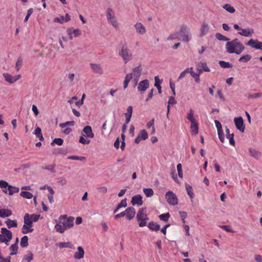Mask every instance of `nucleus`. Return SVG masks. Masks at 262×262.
Returning <instances> with one entry per match:
<instances>
[{"instance_id":"nucleus-1","label":"nucleus","mask_w":262,"mask_h":262,"mask_svg":"<svg viewBox=\"0 0 262 262\" xmlns=\"http://www.w3.org/2000/svg\"><path fill=\"white\" fill-rule=\"evenodd\" d=\"M225 49L229 54H241L245 50V47L237 38L228 41L225 45Z\"/></svg>"},{"instance_id":"nucleus-2","label":"nucleus","mask_w":262,"mask_h":262,"mask_svg":"<svg viewBox=\"0 0 262 262\" xmlns=\"http://www.w3.org/2000/svg\"><path fill=\"white\" fill-rule=\"evenodd\" d=\"M136 219L139 227H143L146 226L149 219L144 208H140L139 209L137 213Z\"/></svg>"},{"instance_id":"nucleus-3","label":"nucleus","mask_w":262,"mask_h":262,"mask_svg":"<svg viewBox=\"0 0 262 262\" xmlns=\"http://www.w3.org/2000/svg\"><path fill=\"white\" fill-rule=\"evenodd\" d=\"M118 54L122 57L125 63H127L133 58V54L126 44L122 46Z\"/></svg>"},{"instance_id":"nucleus-4","label":"nucleus","mask_w":262,"mask_h":262,"mask_svg":"<svg viewBox=\"0 0 262 262\" xmlns=\"http://www.w3.org/2000/svg\"><path fill=\"white\" fill-rule=\"evenodd\" d=\"M106 19L108 23L111 24L116 29L118 28V23L113 9L108 8L106 11Z\"/></svg>"},{"instance_id":"nucleus-5","label":"nucleus","mask_w":262,"mask_h":262,"mask_svg":"<svg viewBox=\"0 0 262 262\" xmlns=\"http://www.w3.org/2000/svg\"><path fill=\"white\" fill-rule=\"evenodd\" d=\"M178 33L179 37V39H181L185 42H188L191 40L189 29L186 26H182Z\"/></svg>"},{"instance_id":"nucleus-6","label":"nucleus","mask_w":262,"mask_h":262,"mask_svg":"<svg viewBox=\"0 0 262 262\" xmlns=\"http://www.w3.org/2000/svg\"><path fill=\"white\" fill-rule=\"evenodd\" d=\"M60 223L62 224L66 229H70L74 226V217L72 216L67 217L66 215H62L59 217Z\"/></svg>"},{"instance_id":"nucleus-7","label":"nucleus","mask_w":262,"mask_h":262,"mask_svg":"<svg viewBox=\"0 0 262 262\" xmlns=\"http://www.w3.org/2000/svg\"><path fill=\"white\" fill-rule=\"evenodd\" d=\"M40 217L39 214L26 213L24 216V222L28 225H33V222H37Z\"/></svg>"},{"instance_id":"nucleus-8","label":"nucleus","mask_w":262,"mask_h":262,"mask_svg":"<svg viewBox=\"0 0 262 262\" xmlns=\"http://www.w3.org/2000/svg\"><path fill=\"white\" fill-rule=\"evenodd\" d=\"M165 198L170 205H175L178 204V199L176 195L171 191L166 193Z\"/></svg>"},{"instance_id":"nucleus-9","label":"nucleus","mask_w":262,"mask_h":262,"mask_svg":"<svg viewBox=\"0 0 262 262\" xmlns=\"http://www.w3.org/2000/svg\"><path fill=\"white\" fill-rule=\"evenodd\" d=\"M234 122L235 123L236 128L241 132H244L245 128L243 118L242 117L234 118Z\"/></svg>"},{"instance_id":"nucleus-10","label":"nucleus","mask_w":262,"mask_h":262,"mask_svg":"<svg viewBox=\"0 0 262 262\" xmlns=\"http://www.w3.org/2000/svg\"><path fill=\"white\" fill-rule=\"evenodd\" d=\"M142 71V68L141 65H139L133 69V72L131 74H132L133 78H134L136 84L137 83V82L141 75Z\"/></svg>"},{"instance_id":"nucleus-11","label":"nucleus","mask_w":262,"mask_h":262,"mask_svg":"<svg viewBox=\"0 0 262 262\" xmlns=\"http://www.w3.org/2000/svg\"><path fill=\"white\" fill-rule=\"evenodd\" d=\"M149 81L147 79L140 81L138 86V90L141 93H144L147 89L149 88Z\"/></svg>"},{"instance_id":"nucleus-12","label":"nucleus","mask_w":262,"mask_h":262,"mask_svg":"<svg viewBox=\"0 0 262 262\" xmlns=\"http://www.w3.org/2000/svg\"><path fill=\"white\" fill-rule=\"evenodd\" d=\"M134 28L138 34L142 35L146 32L145 27L141 23H137L135 24L134 25Z\"/></svg>"},{"instance_id":"nucleus-13","label":"nucleus","mask_w":262,"mask_h":262,"mask_svg":"<svg viewBox=\"0 0 262 262\" xmlns=\"http://www.w3.org/2000/svg\"><path fill=\"white\" fill-rule=\"evenodd\" d=\"M125 212V215L126 216V217L128 220H132L136 214V210L134 207H128L125 209L124 211Z\"/></svg>"},{"instance_id":"nucleus-14","label":"nucleus","mask_w":262,"mask_h":262,"mask_svg":"<svg viewBox=\"0 0 262 262\" xmlns=\"http://www.w3.org/2000/svg\"><path fill=\"white\" fill-rule=\"evenodd\" d=\"M131 203L133 205L141 206L143 204L142 196L140 194H137L132 198Z\"/></svg>"},{"instance_id":"nucleus-15","label":"nucleus","mask_w":262,"mask_h":262,"mask_svg":"<svg viewBox=\"0 0 262 262\" xmlns=\"http://www.w3.org/2000/svg\"><path fill=\"white\" fill-rule=\"evenodd\" d=\"M2 235L6 238V241H8V243L12 238V233L11 231L9 230L6 228H2L1 229Z\"/></svg>"},{"instance_id":"nucleus-16","label":"nucleus","mask_w":262,"mask_h":262,"mask_svg":"<svg viewBox=\"0 0 262 262\" xmlns=\"http://www.w3.org/2000/svg\"><path fill=\"white\" fill-rule=\"evenodd\" d=\"M90 65L94 73L99 75L103 74V71L100 64L96 63H90Z\"/></svg>"},{"instance_id":"nucleus-17","label":"nucleus","mask_w":262,"mask_h":262,"mask_svg":"<svg viewBox=\"0 0 262 262\" xmlns=\"http://www.w3.org/2000/svg\"><path fill=\"white\" fill-rule=\"evenodd\" d=\"M78 251L74 253V257L76 259L82 258L84 255V251L82 247L79 246L77 248Z\"/></svg>"},{"instance_id":"nucleus-18","label":"nucleus","mask_w":262,"mask_h":262,"mask_svg":"<svg viewBox=\"0 0 262 262\" xmlns=\"http://www.w3.org/2000/svg\"><path fill=\"white\" fill-rule=\"evenodd\" d=\"M249 151L250 156L257 160L259 159L261 157V153L254 148H250Z\"/></svg>"},{"instance_id":"nucleus-19","label":"nucleus","mask_w":262,"mask_h":262,"mask_svg":"<svg viewBox=\"0 0 262 262\" xmlns=\"http://www.w3.org/2000/svg\"><path fill=\"white\" fill-rule=\"evenodd\" d=\"M82 132L85 134V136L89 138H93L94 137V134L93 133L92 127L90 126H85Z\"/></svg>"},{"instance_id":"nucleus-20","label":"nucleus","mask_w":262,"mask_h":262,"mask_svg":"<svg viewBox=\"0 0 262 262\" xmlns=\"http://www.w3.org/2000/svg\"><path fill=\"white\" fill-rule=\"evenodd\" d=\"M12 214V211L9 209H3L0 206V216L5 218L11 216Z\"/></svg>"},{"instance_id":"nucleus-21","label":"nucleus","mask_w":262,"mask_h":262,"mask_svg":"<svg viewBox=\"0 0 262 262\" xmlns=\"http://www.w3.org/2000/svg\"><path fill=\"white\" fill-rule=\"evenodd\" d=\"M238 33L245 37H250L252 35L253 33V30L252 29H241V32H238Z\"/></svg>"},{"instance_id":"nucleus-22","label":"nucleus","mask_w":262,"mask_h":262,"mask_svg":"<svg viewBox=\"0 0 262 262\" xmlns=\"http://www.w3.org/2000/svg\"><path fill=\"white\" fill-rule=\"evenodd\" d=\"M34 231V229L32 228V225H28L24 223L21 228V232L23 234H27L29 233H32Z\"/></svg>"},{"instance_id":"nucleus-23","label":"nucleus","mask_w":262,"mask_h":262,"mask_svg":"<svg viewBox=\"0 0 262 262\" xmlns=\"http://www.w3.org/2000/svg\"><path fill=\"white\" fill-rule=\"evenodd\" d=\"M190 129L192 135H196L198 134V123L196 121L191 123Z\"/></svg>"},{"instance_id":"nucleus-24","label":"nucleus","mask_w":262,"mask_h":262,"mask_svg":"<svg viewBox=\"0 0 262 262\" xmlns=\"http://www.w3.org/2000/svg\"><path fill=\"white\" fill-rule=\"evenodd\" d=\"M5 223L9 229L17 227V223L16 220L8 219L5 221Z\"/></svg>"},{"instance_id":"nucleus-25","label":"nucleus","mask_w":262,"mask_h":262,"mask_svg":"<svg viewBox=\"0 0 262 262\" xmlns=\"http://www.w3.org/2000/svg\"><path fill=\"white\" fill-rule=\"evenodd\" d=\"M59 247L61 249L69 248L72 249H75V247L73 244H72L71 242H61L58 244Z\"/></svg>"},{"instance_id":"nucleus-26","label":"nucleus","mask_w":262,"mask_h":262,"mask_svg":"<svg viewBox=\"0 0 262 262\" xmlns=\"http://www.w3.org/2000/svg\"><path fill=\"white\" fill-rule=\"evenodd\" d=\"M185 188L187 191V193L188 195L189 196L191 200V201H192L194 197V194L193 192V188L192 186H191L190 185L188 184H185Z\"/></svg>"},{"instance_id":"nucleus-27","label":"nucleus","mask_w":262,"mask_h":262,"mask_svg":"<svg viewBox=\"0 0 262 262\" xmlns=\"http://www.w3.org/2000/svg\"><path fill=\"white\" fill-rule=\"evenodd\" d=\"M147 226L151 231H158L160 230V225L154 222H149Z\"/></svg>"},{"instance_id":"nucleus-28","label":"nucleus","mask_w":262,"mask_h":262,"mask_svg":"<svg viewBox=\"0 0 262 262\" xmlns=\"http://www.w3.org/2000/svg\"><path fill=\"white\" fill-rule=\"evenodd\" d=\"M209 31V26L207 24L203 23L201 28L200 36L205 35Z\"/></svg>"},{"instance_id":"nucleus-29","label":"nucleus","mask_w":262,"mask_h":262,"mask_svg":"<svg viewBox=\"0 0 262 262\" xmlns=\"http://www.w3.org/2000/svg\"><path fill=\"white\" fill-rule=\"evenodd\" d=\"M56 231L59 233H63L67 230L63 225L61 223H57L55 226Z\"/></svg>"},{"instance_id":"nucleus-30","label":"nucleus","mask_w":262,"mask_h":262,"mask_svg":"<svg viewBox=\"0 0 262 262\" xmlns=\"http://www.w3.org/2000/svg\"><path fill=\"white\" fill-rule=\"evenodd\" d=\"M132 78H133L132 74H127L125 76V79H124V82H123L124 89H126L127 87L130 80Z\"/></svg>"},{"instance_id":"nucleus-31","label":"nucleus","mask_w":262,"mask_h":262,"mask_svg":"<svg viewBox=\"0 0 262 262\" xmlns=\"http://www.w3.org/2000/svg\"><path fill=\"white\" fill-rule=\"evenodd\" d=\"M28 237L27 235L24 236L20 240V246L22 248H26L28 246Z\"/></svg>"},{"instance_id":"nucleus-32","label":"nucleus","mask_w":262,"mask_h":262,"mask_svg":"<svg viewBox=\"0 0 262 262\" xmlns=\"http://www.w3.org/2000/svg\"><path fill=\"white\" fill-rule=\"evenodd\" d=\"M19 191V189L18 187L13 186L12 185L9 186V194L10 195H13L15 193L18 192Z\"/></svg>"},{"instance_id":"nucleus-33","label":"nucleus","mask_w":262,"mask_h":262,"mask_svg":"<svg viewBox=\"0 0 262 262\" xmlns=\"http://www.w3.org/2000/svg\"><path fill=\"white\" fill-rule=\"evenodd\" d=\"M20 195L23 198L28 199H32L33 196L31 193L27 191H22L20 192Z\"/></svg>"},{"instance_id":"nucleus-34","label":"nucleus","mask_w":262,"mask_h":262,"mask_svg":"<svg viewBox=\"0 0 262 262\" xmlns=\"http://www.w3.org/2000/svg\"><path fill=\"white\" fill-rule=\"evenodd\" d=\"M34 134L36 135L37 137H38L40 141H42L43 140V137L42 136L41 129L37 127L35 128Z\"/></svg>"},{"instance_id":"nucleus-35","label":"nucleus","mask_w":262,"mask_h":262,"mask_svg":"<svg viewBox=\"0 0 262 262\" xmlns=\"http://www.w3.org/2000/svg\"><path fill=\"white\" fill-rule=\"evenodd\" d=\"M33 259V254L30 252L28 254L25 255L23 258V262H29Z\"/></svg>"},{"instance_id":"nucleus-36","label":"nucleus","mask_w":262,"mask_h":262,"mask_svg":"<svg viewBox=\"0 0 262 262\" xmlns=\"http://www.w3.org/2000/svg\"><path fill=\"white\" fill-rule=\"evenodd\" d=\"M194 112L192 109H190L189 112L187 114V119L190 121V122H193L196 121V120L193 117Z\"/></svg>"},{"instance_id":"nucleus-37","label":"nucleus","mask_w":262,"mask_h":262,"mask_svg":"<svg viewBox=\"0 0 262 262\" xmlns=\"http://www.w3.org/2000/svg\"><path fill=\"white\" fill-rule=\"evenodd\" d=\"M219 63L220 66L223 68H230L232 67V64L229 62L220 60Z\"/></svg>"},{"instance_id":"nucleus-38","label":"nucleus","mask_w":262,"mask_h":262,"mask_svg":"<svg viewBox=\"0 0 262 262\" xmlns=\"http://www.w3.org/2000/svg\"><path fill=\"white\" fill-rule=\"evenodd\" d=\"M10 249L11 251V252L10 253V255H13L14 254H16L18 250V245L17 243H15L14 244H12L10 247Z\"/></svg>"},{"instance_id":"nucleus-39","label":"nucleus","mask_w":262,"mask_h":262,"mask_svg":"<svg viewBox=\"0 0 262 262\" xmlns=\"http://www.w3.org/2000/svg\"><path fill=\"white\" fill-rule=\"evenodd\" d=\"M143 191L146 197H151L154 195V191L151 188H144Z\"/></svg>"},{"instance_id":"nucleus-40","label":"nucleus","mask_w":262,"mask_h":262,"mask_svg":"<svg viewBox=\"0 0 262 262\" xmlns=\"http://www.w3.org/2000/svg\"><path fill=\"white\" fill-rule=\"evenodd\" d=\"M215 37L219 40L222 41H228L230 40V39L226 36L221 34L220 33H216L215 35Z\"/></svg>"},{"instance_id":"nucleus-41","label":"nucleus","mask_w":262,"mask_h":262,"mask_svg":"<svg viewBox=\"0 0 262 262\" xmlns=\"http://www.w3.org/2000/svg\"><path fill=\"white\" fill-rule=\"evenodd\" d=\"M251 59V56L249 54H246L239 58L238 61L241 62H247Z\"/></svg>"},{"instance_id":"nucleus-42","label":"nucleus","mask_w":262,"mask_h":262,"mask_svg":"<svg viewBox=\"0 0 262 262\" xmlns=\"http://www.w3.org/2000/svg\"><path fill=\"white\" fill-rule=\"evenodd\" d=\"M198 67H201L205 72H210V69L208 67L206 62H200L198 63Z\"/></svg>"},{"instance_id":"nucleus-43","label":"nucleus","mask_w":262,"mask_h":262,"mask_svg":"<svg viewBox=\"0 0 262 262\" xmlns=\"http://www.w3.org/2000/svg\"><path fill=\"white\" fill-rule=\"evenodd\" d=\"M223 7L227 11H228L231 13H233L235 11V9L233 7H232L231 5L227 4L224 5Z\"/></svg>"},{"instance_id":"nucleus-44","label":"nucleus","mask_w":262,"mask_h":262,"mask_svg":"<svg viewBox=\"0 0 262 262\" xmlns=\"http://www.w3.org/2000/svg\"><path fill=\"white\" fill-rule=\"evenodd\" d=\"M3 75L4 77L5 80L6 81L9 82L10 83H13L12 76H11V75L8 74L7 73H3Z\"/></svg>"},{"instance_id":"nucleus-45","label":"nucleus","mask_w":262,"mask_h":262,"mask_svg":"<svg viewBox=\"0 0 262 262\" xmlns=\"http://www.w3.org/2000/svg\"><path fill=\"white\" fill-rule=\"evenodd\" d=\"M170 217V214L167 212L166 213H163L159 216V219L161 221H163L164 222H167Z\"/></svg>"},{"instance_id":"nucleus-46","label":"nucleus","mask_w":262,"mask_h":262,"mask_svg":"<svg viewBox=\"0 0 262 262\" xmlns=\"http://www.w3.org/2000/svg\"><path fill=\"white\" fill-rule=\"evenodd\" d=\"M75 125V122L74 121H67L64 123H62L59 124L60 127L63 128L68 126H74Z\"/></svg>"},{"instance_id":"nucleus-47","label":"nucleus","mask_w":262,"mask_h":262,"mask_svg":"<svg viewBox=\"0 0 262 262\" xmlns=\"http://www.w3.org/2000/svg\"><path fill=\"white\" fill-rule=\"evenodd\" d=\"M155 86L158 89L159 93L161 94V86L160 85V83L159 81V77L158 76H155Z\"/></svg>"},{"instance_id":"nucleus-48","label":"nucleus","mask_w":262,"mask_h":262,"mask_svg":"<svg viewBox=\"0 0 262 262\" xmlns=\"http://www.w3.org/2000/svg\"><path fill=\"white\" fill-rule=\"evenodd\" d=\"M133 114V107L132 106H129L127 108V112L124 113L125 118H131Z\"/></svg>"},{"instance_id":"nucleus-49","label":"nucleus","mask_w":262,"mask_h":262,"mask_svg":"<svg viewBox=\"0 0 262 262\" xmlns=\"http://www.w3.org/2000/svg\"><path fill=\"white\" fill-rule=\"evenodd\" d=\"M63 143V140L61 138H55L51 143V145L53 146L54 144H57L58 145H61Z\"/></svg>"},{"instance_id":"nucleus-50","label":"nucleus","mask_w":262,"mask_h":262,"mask_svg":"<svg viewBox=\"0 0 262 262\" xmlns=\"http://www.w3.org/2000/svg\"><path fill=\"white\" fill-rule=\"evenodd\" d=\"M138 135L143 140H146L148 138V135L145 129H142L140 131Z\"/></svg>"},{"instance_id":"nucleus-51","label":"nucleus","mask_w":262,"mask_h":262,"mask_svg":"<svg viewBox=\"0 0 262 262\" xmlns=\"http://www.w3.org/2000/svg\"><path fill=\"white\" fill-rule=\"evenodd\" d=\"M257 39L254 40L253 39H251L246 43V45L254 48V47L255 46V45L257 43Z\"/></svg>"},{"instance_id":"nucleus-52","label":"nucleus","mask_w":262,"mask_h":262,"mask_svg":"<svg viewBox=\"0 0 262 262\" xmlns=\"http://www.w3.org/2000/svg\"><path fill=\"white\" fill-rule=\"evenodd\" d=\"M234 134L232 133L231 134L226 135V138L229 139V143L231 145H235V141L234 140Z\"/></svg>"},{"instance_id":"nucleus-53","label":"nucleus","mask_w":262,"mask_h":262,"mask_svg":"<svg viewBox=\"0 0 262 262\" xmlns=\"http://www.w3.org/2000/svg\"><path fill=\"white\" fill-rule=\"evenodd\" d=\"M68 159L72 160L83 161L85 160V158L82 156H71L68 157Z\"/></svg>"},{"instance_id":"nucleus-54","label":"nucleus","mask_w":262,"mask_h":262,"mask_svg":"<svg viewBox=\"0 0 262 262\" xmlns=\"http://www.w3.org/2000/svg\"><path fill=\"white\" fill-rule=\"evenodd\" d=\"M22 66V60L19 57L15 64V69L17 71H19Z\"/></svg>"},{"instance_id":"nucleus-55","label":"nucleus","mask_w":262,"mask_h":262,"mask_svg":"<svg viewBox=\"0 0 262 262\" xmlns=\"http://www.w3.org/2000/svg\"><path fill=\"white\" fill-rule=\"evenodd\" d=\"M9 184L8 182H7L5 181L4 180H0V187L2 189H6V188H8V189H9Z\"/></svg>"},{"instance_id":"nucleus-56","label":"nucleus","mask_w":262,"mask_h":262,"mask_svg":"<svg viewBox=\"0 0 262 262\" xmlns=\"http://www.w3.org/2000/svg\"><path fill=\"white\" fill-rule=\"evenodd\" d=\"M84 136H85V135H82V136H81L79 138V142L80 143H82L83 144H89L90 143V140H86L84 138Z\"/></svg>"},{"instance_id":"nucleus-57","label":"nucleus","mask_w":262,"mask_h":262,"mask_svg":"<svg viewBox=\"0 0 262 262\" xmlns=\"http://www.w3.org/2000/svg\"><path fill=\"white\" fill-rule=\"evenodd\" d=\"M58 183L62 186L65 185L67 184V180L63 177H60L57 179Z\"/></svg>"},{"instance_id":"nucleus-58","label":"nucleus","mask_w":262,"mask_h":262,"mask_svg":"<svg viewBox=\"0 0 262 262\" xmlns=\"http://www.w3.org/2000/svg\"><path fill=\"white\" fill-rule=\"evenodd\" d=\"M177 170L178 172V176L180 178L183 177V172H182V165L181 164L179 163L177 165Z\"/></svg>"},{"instance_id":"nucleus-59","label":"nucleus","mask_w":262,"mask_h":262,"mask_svg":"<svg viewBox=\"0 0 262 262\" xmlns=\"http://www.w3.org/2000/svg\"><path fill=\"white\" fill-rule=\"evenodd\" d=\"M68 78L69 79L70 82L71 83V84H75L74 82V78L75 77V75L74 73H69L68 74Z\"/></svg>"},{"instance_id":"nucleus-60","label":"nucleus","mask_w":262,"mask_h":262,"mask_svg":"<svg viewBox=\"0 0 262 262\" xmlns=\"http://www.w3.org/2000/svg\"><path fill=\"white\" fill-rule=\"evenodd\" d=\"M179 33L178 32H175L173 34H170L167 38L168 40H173L177 38L179 39Z\"/></svg>"},{"instance_id":"nucleus-61","label":"nucleus","mask_w":262,"mask_h":262,"mask_svg":"<svg viewBox=\"0 0 262 262\" xmlns=\"http://www.w3.org/2000/svg\"><path fill=\"white\" fill-rule=\"evenodd\" d=\"M261 96V93H254L253 94H249L248 96V99H253V98H259Z\"/></svg>"},{"instance_id":"nucleus-62","label":"nucleus","mask_w":262,"mask_h":262,"mask_svg":"<svg viewBox=\"0 0 262 262\" xmlns=\"http://www.w3.org/2000/svg\"><path fill=\"white\" fill-rule=\"evenodd\" d=\"M191 75L195 79V81L197 83L200 82V75L197 73L191 72Z\"/></svg>"},{"instance_id":"nucleus-63","label":"nucleus","mask_w":262,"mask_h":262,"mask_svg":"<svg viewBox=\"0 0 262 262\" xmlns=\"http://www.w3.org/2000/svg\"><path fill=\"white\" fill-rule=\"evenodd\" d=\"M220 227L227 232H231V233H233L234 232L233 230L231 228V227L229 226L222 225V226H220Z\"/></svg>"},{"instance_id":"nucleus-64","label":"nucleus","mask_w":262,"mask_h":262,"mask_svg":"<svg viewBox=\"0 0 262 262\" xmlns=\"http://www.w3.org/2000/svg\"><path fill=\"white\" fill-rule=\"evenodd\" d=\"M53 21L55 23H58L62 24L64 21V17L63 16H61L60 17H56L54 19Z\"/></svg>"}]
</instances>
